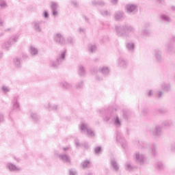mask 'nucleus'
Listing matches in <instances>:
<instances>
[{
    "mask_svg": "<svg viewBox=\"0 0 175 175\" xmlns=\"http://www.w3.org/2000/svg\"><path fill=\"white\" fill-rule=\"evenodd\" d=\"M154 55L158 62H161V61H162V52L161 50L155 49L154 51Z\"/></svg>",
    "mask_w": 175,
    "mask_h": 175,
    "instance_id": "20",
    "label": "nucleus"
},
{
    "mask_svg": "<svg viewBox=\"0 0 175 175\" xmlns=\"http://www.w3.org/2000/svg\"><path fill=\"white\" fill-rule=\"evenodd\" d=\"M102 150V148H100V146H98V147H96L94 148V152L95 154H99V152H100V150Z\"/></svg>",
    "mask_w": 175,
    "mask_h": 175,
    "instance_id": "50",
    "label": "nucleus"
},
{
    "mask_svg": "<svg viewBox=\"0 0 175 175\" xmlns=\"http://www.w3.org/2000/svg\"><path fill=\"white\" fill-rule=\"evenodd\" d=\"M1 90L2 91L3 94H8V92H10V88L6 85H3L1 88Z\"/></svg>",
    "mask_w": 175,
    "mask_h": 175,
    "instance_id": "35",
    "label": "nucleus"
},
{
    "mask_svg": "<svg viewBox=\"0 0 175 175\" xmlns=\"http://www.w3.org/2000/svg\"><path fill=\"white\" fill-rule=\"evenodd\" d=\"M60 87H62L64 90H71L72 89V83H69L65 81L60 82Z\"/></svg>",
    "mask_w": 175,
    "mask_h": 175,
    "instance_id": "24",
    "label": "nucleus"
},
{
    "mask_svg": "<svg viewBox=\"0 0 175 175\" xmlns=\"http://www.w3.org/2000/svg\"><path fill=\"white\" fill-rule=\"evenodd\" d=\"M151 152H152V155L153 157H157V155L158 154V151L157 150V146H154L153 147H152Z\"/></svg>",
    "mask_w": 175,
    "mask_h": 175,
    "instance_id": "40",
    "label": "nucleus"
},
{
    "mask_svg": "<svg viewBox=\"0 0 175 175\" xmlns=\"http://www.w3.org/2000/svg\"><path fill=\"white\" fill-rule=\"evenodd\" d=\"M59 6V5L58 4L57 2L55 1H52L51 2V12H52V16L53 17H57V16H58V7Z\"/></svg>",
    "mask_w": 175,
    "mask_h": 175,
    "instance_id": "12",
    "label": "nucleus"
},
{
    "mask_svg": "<svg viewBox=\"0 0 175 175\" xmlns=\"http://www.w3.org/2000/svg\"><path fill=\"white\" fill-rule=\"evenodd\" d=\"M69 174L70 175H77V171L75 169H71L69 170Z\"/></svg>",
    "mask_w": 175,
    "mask_h": 175,
    "instance_id": "46",
    "label": "nucleus"
},
{
    "mask_svg": "<svg viewBox=\"0 0 175 175\" xmlns=\"http://www.w3.org/2000/svg\"><path fill=\"white\" fill-rule=\"evenodd\" d=\"M116 142L121 145L122 148H126L128 147V144H126L125 138L122 137V134L120 132L116 133Z\"/></svg>",
    "mask_w": 175,
    "mask_h": 175,
    "instance_id": "9",
    "label": "nucleus"
},
{
    "mask_svg": "<svg viewBox=\"0 0 175 175\" xmlns=\"http://www.w3.org/2000/svg\"><path fill=\"white\" fill-rule=\"evenodd\" d=\"M66 55V50H63L60 51L58 57L55 60L50 61L49 66H51V68H58L59 66L61 65V64H62V62H64Z\"/></svg>",
    "mask_w": 175,
    "mask_h": 175,
    "instance_id": "3",
    "label": "nucleus"
},
{
    "mask_svg": "<svg viewBox=\"0 0 175 175\" xmlns=\"http://www.w3.org/2000/svg\"><path fill=\"white\" fill-rule=\"evenodd\" d=\"M29 53L31 55H38V53H39V51L36 49V47L31 46L29 48Z\"/></svg>",
    "mask_w": 175,
    "mask_h": 175,
    "instance_id": "30",
    "label": "nucleus"
},
{
    "mask_svg": "<svg viewBox=\"0 0 175 175\" xmlns=\"http://www.w3.org/2000/svg\"><path fill=\"white\" fill-rule=\"evenodd\" d=\"M88 50L89 53H95L96 51V45L95 44H89L88 46Z\"/></svg>",
    "mask_w": 175,
    "mask_h": 175,
    "instance_id": "32",
    "label": "nucleus"
},
{
    "mask_svg": "<svg viewBox=\"0 0 175 175\" xmlns=\"http://www.w3.org/2000/svg\"><path fill=\"white\" fill-rule=\"evenodd\" d=\"M18 35H13L8 39V41L13 45L18 41Z\"/></svg>",
    "mask_w": 175,
    "mask_h": 175,
    "instance_id": "28",
    "label": "nucleus"
},
{
    "mask_svg": "<svg viewBox=\"0 0 175 175\" xmlns=\"http://www.w3.org/2000/svg\"><path fill=\"white\" fill-rule=\"evenodd\" d=\"M70 5H71V6H73L74 8H77V6H79V3L76 0H71L70 1Z\"/></svg>",
    "mask_w": 175,
    "mask_h": 175,
    "instance_id": "43",
    "label": "nucleus"
},
{
    "mask_svg": "<svg viewBox=\"0 0 175 175\" xmlns=\"http://www.w3.org/2000/svg\"><path fill=\"white\" fill-rule=\"evenodd\" d=\"M117 62L119 68H122V69H126L128 68V62L123 57H120Z\"/></svg>",
    "mask_w": 175,
    "mask_h": 175,
    "instance_id": "13",
    "label": "nucleus"
},
{
    "mask_svg": "<svg viewBox=\"0 0 175 175\" xmlns=\"http://www.w3.org/2000/svg\"><path fill=\"white\" fill-rule=\"evenodd\" d=\"M63 151L64 153L60 154H59L58 152H55V155L56 157H58L59 160L62 162H64L65 163H70V157L66 154V152H68V151H71L70 146H68L63 148Z\"/></svg>",
    "mask_w": 175,
    "mask_h": 175,
    "instance_id": "4",
    "label": "nucleus"
},
{
    "mask_svg": "<svg viewBox=\"0 0 175 175\" xmlns=\"http://www.w3.org/2000/svg\"><path fill=\"white\" fill-rule=\"evenodd\" d=\"M66 44H72L75 43V40H73V38L69 36L66 38Z\"/></svg>",
    "mask_w": 175,
    "mask_h": 175,
    "instance_id": "42",
    "label": "nucleus"
},
{
    "mask_svg": "<svg viewBox=\"0 0 175 175\" xmlns=\"http://www.w3.org/2000/svg\"><path fill=\"white\" fill-rule=\"evenodd\" d=\"M100 14H101L103 16H110V12H109L107 10H103V11H100Z\"/></svg>",
    "mask_w": 175,
    "mask_h": 175,
    "instance_id": "48",
    "label": "nucleus"
},
{
    "mask_svg": "<svg viewBox=\"0 0 175 175\" xmlns=\"http://www.w3.org/2000/svg\"><path fill=\"white\" fill-rule=\"evenodd\" d=\"M75 144L76 147H77L78 148H79V147H81V146H82V144H80V142L79 141L78 139H75Z\"/></svg>",
    "mask_w": 175,
    "mask_h": 175,
    "instance_id": "45",
    "label": "nucleus"
},
{
    "mask_svg": "<svg viewBox=\"0 0 175 175\" xmlns=\"http://www.w3.org/2000/svg\"><path fill=\"white\" fill-rule=\"evenodd\" d=\"M44 107L46 109H48V110H58L59 109L57 105H53L50 103L45 104Z\"/></svg>",
    "mask_w": 175,
    "mask_h": 175,
    "instance_id": "26",
    "label": "nucleus"
},
{
    "mask_svg": "<svg viewBox=\"0 0 175 175\" xmlns=\"http://www.w3.org/2000/svg\"><path fill=\"white\" fill-rule=\"evenodd\" d=\"M111 3H113V5H116V3H117V2H118V0H111Z\"/></svg>",
    "mask_w": 175,
    "mask_h": 175,
    "instance_id": "59",
    "label": "nucleus"
},
{
    "mask_svg": "<svg viewBox=\"0 0 175 175\" xmlns=\"http://www.w3.org/2000/svg\"><path fill=\"white\" fill-rule=\"evenodd\" d=\"M81 147H84L85 150H88V148H90V144H88V143H84L82 144Z\"/></svg>",
    "mask_w": 175,
    "mask_h": 175,
    "instance_id": "53",
    "label": "nucleus"
},
{
    "mask_svg": "<svg viewBox=\"0 0 175 175\" xmlns=\"http://www.w3.org/2000/svg\"><path fill=\"white\" fill-rule=\"evenodd\" d=\"M160 87L165 92H169L172 90V85H170V83L163 82Z\"/></svg>",
    "mask_w": 175,
    "mask_h": 175,
    "instance_id": "18",
    "label": "nucleus"
},
{
    "mask_svg": "<svg viewBox=\"0 0 175 175\" xmlns=\"http://www.w3.org/2000/svg\"><path fill=\"white\" fill-rule=\"evenodd\" d=\"M173 47H174V42H170L167 44V53H171L173 50Z\"/></svg>",
    "mask_w": 175,
    "mask_h": 175,
    "instance_id": "36",
    "label": "nucleus"
},
{
    "mask_svg": "<svg viewBox=\"0 0 175 175\" xmlns=\"http://www.w3.org/2000/svg\"><path fill=\"white\" fill-rule=\"evenodd\" d=\"M171 8H172V10H174V12H175V6H172Z\"/></svg>",
    "mask_w": 175,
    "mask_h": 175,
    "instance_id": "64",
    "label": "nucleus"
},
{
    "mask_svg": "<svg viewBox=\"0 0 175 175\" xmlns=\"http://www.w3.org/2000/svg\"><path fill=\"white\" fill-rule=\"evenodd\" d=\"M125 169L126 170H128V172H132V170H133V169H135V167L133 166L131 163L127 162L125 164Z\"/></svg>",
    "mask_w": 175,
    "mask_h": 175,
    "instance_id": "33",
    "label": "nucleus"
},
{
    "mask_svg": "<svg viewBox=\"0 0 175 175\" xmlns=\"http://www.w3.org/2000/svg\"><path fill=\"white\" fill-rule=\"evenodd\" d=\"M126 48L130 53L135 51V43L133 42H126Z\"/></svg>",
    "mask_w": 175,
    "mask_h": 175,
    "instance_id": "21",
    "label": "nucleus"
},
{
    "mask_svg": "<svg viewBox=\"0 0 175 175\" xmlns=\"http://www.w3.org/2000/svg\"><path fill=\"white\" fill-rule=\"evenodd\" d=\"M3 27H5V21L0 18V29H2Z\"/></svg>",
    "mask_w": 175,
    "mask_h": 175,
    "instance_id": "52",
    "label": "nucleus"
},
{
    "mask_svg": "<svg viewBox=\"0 0 175 175\" xmlns=\"http://www.w3.org/2000/svg\"><path fill=\"white\" fill-rule=\"evenodd\" d=\"M158 3H161V5L164 3L165 0H157Z\"/></svg>",
    "mask_w": 175,
    "mask_h": 175,
    "instance_id": "61",
    "label": "nucleus"
},
{
    "mask_svg": "<svg viewBox=\"0 0 175 175\" xmlns=\"http://www.w3.org/2000/svg\"><path fill=\"white\" fill-rule=\"evenodd\" d=\"M18 99H20L18 96H15L12 100L13 109L16 110V111H18V110H20V104L18 103Z\"/></svg>",
    "mask_w": 175,
    "mask_h": 175,
    "instance_id": "17",
    "label": "nucleus"
},
{
    "mask_svg": "<svg viewBox=\"0 0 175 175\" xmlns=\"http://www.w3.org/2000/svg\"><path fill=\"white\" fill-rule=\"evenodd\" d=\"M92 3L94 6H105V3L103 1L93 0Z\"/></svg>",
    "mask_w": 175,
    "mask_h": 175,
    "instance_id": "29",
    "label": "nucleus"
},
{
    "mask_svg": "<svg viewBox=\"0 0 175 175\" xmlns=\"http://www.w3.org/2000/svg\"><path fill=\"white\" fill-rule=\"evenodd\" d=\"M98 72L104 76H107L110 74V68L106 66H101L98 68Z\"/></svg>",
    "mask_w": 175,
    "mask_h": 175,
    "instance_id": "16",
    "label": "nucleus"
},
{
    "mask_svg": "<svg viewBox=\"0 0 175 175\" xmlns=\"http://www.w3.org/2000/svg\"><path fill=\"white\" fill-rule=\"evenodd\" d=\"M3 35H5V33L1 32V33H0V38L2 37V36H3Z\"/></svg>",
    "mask_w": 175,
    "mask_h": 175,
    "instance_id": "63",
    "label": "nucleus"
},
{
    "mask_svg": "<svg viewBox=\"0 0 175 175\" xmlns=\"http://www.w3.org/2000/svg\"><path fill=\"white\" fill-rule=\"evenodd\" d=\"M114 18L116 21H120L124 18V12L122 11H118L115 12Z\"/></svg>",
    "mask_w": 175,
    "mask_h": 175,
    "instance_id": "23",
    "label": "nucleus"
},
{
    "mask_svg": "<svg viewBox=\"0 0 175 175\" xmlns=\"http://www.w3.org/2000/svg\"><path fill=\"white\" fill-rule=\"evenodd\" d=\"M139 144L141 148H144L145 146H147V144L146 142H143V141L139 142Z\"/></svg>",
    "mask_w": 175,
    "mask_h": 175,
    "instance_id": "51",
    "label": "nucleus"
},
{
    "mask_svg": "<svg viewBox=\"0 0 175 175\" xmlns=\"http://www.w3.org/2000/svg\"><path fill=\"white\" fill-rule=\"evenodd\" d=\"M100 114L103 117L104 121L108 122L110 121V118H111V112L107 109H101L100 110Z\"/></svg>",
    "mask_w": 175,
    "mask_h": 175,
    "instance_id": "11",
    "label": "nucleus"
},
{
    "mask_svg": "<svg viewBox=\"0 0 175 175\" xmlns=\"http://www.w3.org/2000/svg\"><path fill=\"white\" fill-rule=\"evenodd\" d=\"M43 17H44V18H49V12H47V11L44 12Z\"/></svg>",
    "mask_w": 175,
    "mask_h": 175,
    "instance_id": "54",
    "label": "nucleus"
},
{
    "mask_svg": "<svg viewBox=\"0 0 175 175\" xmlns=\"http://www.w3.org/2000/svg\"><path fill=\"white\" fill-rule=\"evenodd\" d=\"M96 79L98 81H100V80H102V78H98V77H96Z\"/></svg>",
    "mask_w": 175,
    "mask_h": 175,
    "instance_id": "62",
    "label": "nucleus"
},
{
    "mask_svg": "<svg viewBox=\"0 0 175 175\" xmlns=\"http://www.w3.org/2000/svg\"><path fill=\"white\" fill-rule=\"evenodd\" d=\"M152 94H153L152 90H149L148 94V96H152Z\"/></svg>",
    "mask_w": 175,
    "mask_h": 175,
    "instance_id": "60",
    "label": "nucleus"
},
{
    "mask_svg": "<svg viewBox=\"0 0 175 175\" xmlns=\"http://www.w3.org/2000/svg\"><path fill=\"white\" fill-rule=\"evenodd\" d=\"M79 130L81 133H83L88 137H94L95 132L92 131V129L90 126V124L86 122H82L79 126Z\"/></svg>",
    "mask_w": 175,
    "mask_h": 175,
    "instance_id": "2",
    "label": "nucleus"
},
{
    "mask_svg": "<svg viewBox=\"0 0 175 175\" xmlns=\"http://www.w3.org/2000/svg\"><path fill=\"white\" fill-rule=\"evenodd\" d=\"M76 88L77 89L83 88V81H79L77 85Z\"/></svg>",
    "mask_w": 175,
    "mask_h": 175,
    "instance_id": "49",
    "label": "nucleus"
},
{
    "mask_svg": "<svg viewBox=\"0 0 175 175\" xmlns=\"http://www.w3.org/2000/svg\"><path fill=\"white\" fill-rule=\"evenodd\" d=\"M77 32H79V33H85V28L79 27V28L77 29Z\"/></svg>",
    "mask_w": 175,
    "mask_h": 175,
    "instance_id": "47",
    "label": "nucleus"
},
{
    "mask_svg": "<svg viewBox=\"0 0 175 175\" xmlns=\"http://www.w3.org/2000/svg\"><path fill=\"white\" fill-rule=\"evenodd\" d=\"M170 125V122H164L162 124H159L156 126L154 130V136H157L158 137H161L163 132L162 131L163 129V126H169Z\"/></svg>",
    "mask_w": 175,
    "mask_h": 175,
    "instance_id": "6",
    "label": "nucleus"
},
{
    "mask_svg": "<svg viewBox=\"0 0 175 175\" xmlns=\"http://www.w3.org/2000/svg\"><path fill=\"white\" fill-rule=\"evenodd\" d=\"M3 122V115L0 113V122Z\"/></svg>",
    "mask_w": 175,
    "mask_h": 175,
    "instance_id": "58",
    "label": "nucleus"
},
{
    "mask_svg": "<svg viewBox=\"0 0 175 175\" xmlns=\"http://www.w3.org/2000/svg\"><path fill=\"white\" fill-rule=\"evenodd\" d=\"M136 5L135 4H126L125 6V10L127 13H133L136 10Z\"/></svg>",
    "mask_w": 175,
    "mask_h": 175,
    "instance_id": "19",
    "label": "nucleus"
},
{
    "mask_svg": "<svg viewBox=\"0 0 175 175\" xmlns=\"http://www.w3.org/2000/svg\"><path fill=\"white\" fill-rule=\"evenodd\" d=\"M53 40L55 43L61 44L62 46L66 44V40L61 33H56L53 36Z\"/></svg>",
    "mask_w": 175,
    "mask_h": 175,
    "instance_id": "7",
    "label": "nucleus"
},
{
    "mask_svg": "<svg viewBox=\"0 0 175 175\" xmlns=\"http://www.w3.org/2000/svg\"><path fill=\"white\" fill-rule=\"evenodd\" d=\"M123 118H124L125 120H128V118H129V111H123Z\"/></svg>",
    "mask_w": 175,
    "mask_h": 175,
    "instance_id": "44",
    "label": "nucleus"
},
{
    "mask_svg": "<svg viewBox=\"0 0 175 175\" xmlns=\"http://www.w3.org/2000/svg\"><path fill=\"white\" fill-rule=\"evenodd\" d=\"M6 167L8 169V170H10V172H20L21 170L20 167L16 166L12 163H8Z\"/></svg>",
    "mask_w": 175,
    "mask_h": 175,
    "instance_id": "15",
    "label": "nucleus"
},
{
    "mask_svg": "<svg viewBox=\"0 0 175 175\" xmlns=\"http://www.w3.org/2000/svg\"><path fill=\"white\" fill-rule=\"evenodd\" d=\"M0 8L1 9H6L8 8V3L4 0H0Z\"/></svg>",
    "mask_w": 175,
    "mask_h": 175,
    "instance_id": "39",
    "label": "nucleus"
},
{
    "mask_svg": "<svg viewBox=\"0 0 175 175\" xmlns=\"http://www.w3.org/2000/svg\"><path fill=\"white\" fill-rule=\"evenodd\" d=\"M141 33L142 35H143L144 36H148V35H150V31H148V29L144 28L142 29V30L141 31Z\"/></svg>",
    "mask_w": 175,
    "mask_h": 175,
    "instance_id": "41",
    "label": "nucleus"
},
{
    "mask_svg": "<svg viewBox=\"0 0 175 175\" xmlns=\"http://www.w3.org/2000/svg\"><path fill=\"white\" fill-rule=\"evenodd\" d=\"M44 24L43 20H35L31 23V27L36 32H42V25Z\"/></svg>",
    "mask_w": 175,
    "mask_h": 175,
    "instance_id": "8",
    "label": "nucleus"
},
{
    "mask_svg": "<svg viewBox=\"0 0 175 175\" xmlns=\"http://www.w3.org/2000/svg\"><path fill=\"white\" fill-rule=\"evenodd\" d=\"M12 31V27H8L4 29V32H10Z\"/></svg>",
    "mask_w": 175,
    "mask_h": 175,
    "instance_id": "57",
    "label": "nucleus"
},
{
    "mask_svg": "<svg viewBox=\"0 0 175 175\" xmlns=\"http://www.w3.org/2000/svg\"><path fill=\"white\" fill-rule=\"evenodd\" d=\"M78 73L80 76H84V75H85V68L83 65H79L78 66Z\"/></svg>",
    "mask_w": 175,
    "mask_h": 175,
    "instance_id": "31",
    "label": "nucleus"
},
{
    "mask_svg": "<svg viewBox=\"0 0 175 175\" xmlns=\"http://www.w3.org/2000/svg\"><path fill=\"white\" fill-rule=\"evenodd\" d=\"M111 165L115 172H118V170H120V165H118V163H117V161H116V159H111Z\"/></svg>",
    "mask_w": 175,
    "mask_h": 175,
    "instance_id": "25",
    "label": "nucleus"
},
{
    "mask_svg": "<svg viewBox=\"0 0 175 175\" xmlns=\"http://www.w3.org/2000/svg\"><path fill=\"white\" fill-rule=\"evenodd\" d=\"M13 64L15 68H21V59L19 57L14 58Z\"/></svg>",
    "mask_w": 175,
    "mask_h": 175,
    "instance_id": "27",
    "label": "nucleus"
},
{
    "mask_svg": "<svg viewBox=\"0 0 175 175\" xmlns=\"http://www.w3.org/2000/svg\"><path fill=\"white\" fill-rule=\"evenodd\" d=\"M133 158L135 162L139 165H144V163H146V161H147L146 154L139 152H137L134 154Z\"/></svg>",
    "mask_w": 175,
    "mask_h": 175,
    "instance_id": "5",
    "label": "nucleus"
},
{
    "mask_svg": "<svg viewBox=\"0 0 175 175\" xmlns=\"http://www.w3.org/2000/svg\"><path fill=\"white\" fill-rule=\"evenodd\" d=\"M115 29L116 35L124 39H128L135 33V27L129 25H116Z\"/></svg>",
    "mask_w": 175,
    "mask_h": 175,
    "instance_id": "1",
    "label": "nucleus"
},
{
    "mask_svg": "<svg viewBox=\"0 0 175 175\" xmlns=\"http://www.w3.org/2000/svg\"><path fill=\"white\" fill-rule=\"evenodd\" d=\"M30 116L33 121L36 122L38 120H39V116H38V114H36L35 112H31Z\"/></svg>",
    "mask_w": 175,
    "mask_h": 175,
    "instance_id": "38",
    "label": "nucleus"
},
{
    "mask_svg": "<svg viewBox=\"0 0 175 175\" xmlns=\"http://www.w3.org/2000/svg\"><path fill=\"white\" fill-rule=\"evenodd\" d=\"M171 151H172V152H175V144H172L171 145Z\"/></svg>",
    "mask_w": 175,
    "mask_h": 175,
    "instance_id": "56",
    "label": "nucleus"
},
{
    "mask_svg": "<svg viewBox=\"0 0 175 175\" xmlns=\"http://www.w3.org/2000/svg\"><path fill=\"white\" fill-rule=\"evenodd\" d=\"M160 18L161 20H162V21H163L166 24H169L170 23H172V18H170V16H169L167 14H161Z\"/></svg>",
    "mask_w": 175,
    "mask_h": 175,
    "instance_id": "22",
    "label": "nucleus"
},
{
    "mask_svg": "<svg viewBox=\"0 0 175 175\" xmlns=\"http://www.w3.org/2000/svg\"><path fill=\"white\" fill-rule=\"evenodd\" d=\"M111 122L113 125L116 126V128H121V126L122 125V120L120 118L117 114L113 116Z\"/></svg>",
    "mask_w": 175,
    "mask_h": 175,
    "instance_id": "10",
    "label": "nucleus"
},
{
    "mask_svg": "<svg viewBox=\"0 0 175 175\" xmlns=\"http://www.w3.org/2000/svg\"><path fill=\"white\" fill-rule=\"evenodd\" d=\"M90 166H91V162H90V161H84L82 163V167H83V169H87V167H90Z\"/></svg>",
    "mask_w": 175,
    "mask_h": 175,
    "instance_id": "37",
    "label": "nucleus"
},
{
    "mask_svg": "<svg viewBox=\"0 0 175 175\" xmlns=\"http://www.w3.org/2000/svg\"><path fill=\"white\" fill-rule=\"evenodd\" d=\"M12 46H13V44L8 40L3 44V49H5V50H10Z\"/></svg>",
    "mask_w": 175,
    "mask_h": 175,
    "instance_id": "34",
    "label": "nucleus"
},
{
    "mask_svg": "<svg viewBox=\"0 0 175 175\" xmlns=\"http://www.w3.org/2000/svg\"><path fill=\"white\" fill-rule=\"evenodd\" d=\"M154 166L157 172H162L165 169V164L161 161H156Z\"/></svg>",
    "mask_w": 175,
    "mask_h": 175,
    "instance_id": "14",
    "label": "nucleus"
},
{
    "mask_svg": "<svg viewBox=\"0 0 175 175\" xmlns=\"http://www.w3.org/2000/svg\"><path fill=\"white\" fill-rule=\"evenodd\" d=\"M162 96H163V91H159L158 94H157V97L158 98H162Z\"/></svg>",
    "mask_w": 175,
    "mask_h": 175,
    "instance_id": "55",
    "label": "nucleus"
}]
</instances>
